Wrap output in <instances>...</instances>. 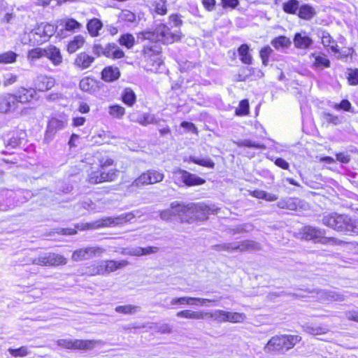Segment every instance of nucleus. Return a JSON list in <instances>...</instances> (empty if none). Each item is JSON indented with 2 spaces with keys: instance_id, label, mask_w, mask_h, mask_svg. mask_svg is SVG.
<instances>
[{
  "instance_id": "nucleus-1",
  "label": "nucleus",
  "mask_w": 358,
  "mask_h": 358,
  "mask_svg": "<svg viewBox=\"0 0 358 358\" xmlns=\"http://www.w3.org/2000/svg\"><path fill=\"white\" fill-rule=\"evenodd\" d=\"M324 225L347 235L358 234V219H352L345 214L331 213L324 215L322 218Z\"/></svg>"
},
{
  "instance_id": "nucleus-2",
  "label": "nucleus",
  "mask_w": 358,
  "mask_h": 358,
  "mask_svg": "<svg viewBox=\"0 0 358 358\" xmlns=\"http://www.w3.org/2000/svg\"><path fill=\"white\" fill-rule=\"evenodd\" d=\"M301 340V337L298 335H277L268 341L264 351L266 353L285 352L294 348Z\"/></svg>"
},
{
  "instance_id": "nucleus-3",
  "label": "nucleus",
  "mask_w": 358,
  "mask_h": 358,
  "mask_svg": "<svg viewBox=\"0 0 358 358\" xmlns=\"http://www.w3.org/2000/svg\"><path fill=\"white\" fill-rule=\"evenodd\" d=\"M142 35L145 40L161 41L167 44L173 43L180 39L179 31L172 32L170 28L165 24L159 25L153 32L146 31L142 33Z\"/></svg>"
},
{
  "instance_id": "nucleus-4",
  "label": "nucleus",
  "mask_w": 358,
  "mask_h": 358,
  "mask_svg": "<svg viewBox=\"0 0 358 358\" xmlns=\"http://www.w3.org/2000/svg\"><path fill=\"white\" fill-rule=\"evenodd\" d=\"M135 215L132 213H123L117 217H107L92 224H86L83 229H98L101 227H114L131 221Z\"/></svg>"
},
{
  "instance_id": "nucleus-5",
  "label": "nucleus",
  "mask_w": 358,
  "mask_h": 358,
  "mask_svg": "<svg viewBox=\"0 0 358 358\" xmlns=\"http://www.w3.org/2000/svg\"><path fill=\"white\" fill-rule=\"evenodd\" d=\"M164 178V174L162 171L148 169L142 173L132 182L131 186L140 188L143 186L155 185L162 182Z\"/></svg>"
},
{
  "instance_id": "nucleus-6",
  "label": "nucleus",
  "mask_w": 358,
  "mask_h": 358,
  "mask_svg": "<svg viewBox=\"0 0 358 358\" xmlns=\"http://www.w3.org/2000/svg\"><path fill=\"white\" fill-rule=\"evenodd\" d=\"M31 263L41 266L55 267L66 264L67 259L59 254L45 252L32 259Z\"/></svg>"
},
{
  "instance_id": "nucleus-7",
  "label": "nucleus",
  "mask_w": 358,
  "mask_h": 358,
  "mask_svg": "<svg viewBox=\"0 0 358 358\" xmlns=\"http://www.w3.org/2000/svg\"><path fill=\"white\" fill-rule=\"evenodd\" d=\"M99 341L94 340H80V339H59L57 344L66 349L72 350H90L94 348Z\"/></svg>"
},
{
  "instance_id": "nucleus-8",
  "label": "nucleus",
  "mask_w": 358,
  "mask_h": 358,
  "mask_svg": "<svg viewBox=\"0 0 358 358\" xmlns=\"http://www.w3.org/2000/svg\"><path fill=\"white\" fill-rule=\"evenodd\" d=\"M119 171L113 169H110L108 172L105 171L92 170L88 173V181L92 184H99L104 182L114 181L118 176Z\"/></svg>"
},
{
  "instance_id": "nucleus-9",
  "label": "nucleus",
  "mask_w": 358,
  "mask_h": 358,
  "mask_svg": "<svg viewBox=\"0 0 358 358\" xmlns=\"http://www.w3.org/2000/svg\"><path fill=\"white\" fill-rule=\"evenodd\" d=\"M171 208L176 209L177 215L180 217L182 222L192 223L194 222V214L195 213V203L185 205L178 201L171 203Z\"/></svg>"
},
{
  "instance_id": "nucleus-10",
  "label": "nucleus",
  "mask_w": 358,
  "mask_h": 358,
  "mask_svg": "<svg viewBox=\"0 0 358 358\" xmlns=\"http://www.w3.org/2000/svg\"><path fill=\"white\" fill-rule=\"evenodd\" d=\"M324 235V229H318L311 226H306L303 227L299 232V236L301 239L313 241L315 243H320L322 244Z\"/></svg>"
},
{
  "instance_id": "nucleus-11",
  "label": "nucleus",
  "mask_w": 358,
  "mask_h": 358,
  "mask_svg": "<svg viewBox=\"0 0 358 358\" xmlns=\"http://www.w3.org/2000/svg\"><path fill=\"white\" fill-rule=\"evenodd\" d=\"M104 252V249L100 247H87L80 248L73 252L71 259L74 262L87 260L96 255H100Z\"/></svg>"
},
{
  "instance_id": "nucleus-12",
  "label": "nucleus",
  "mask_w": 358,
  "mask_h": 358,
  "mask_svg": "<svg viewBox=\"0 0 358 358\" xmlns=\"http://www.w3.org/2000/svg\"><path fill=\"white\" fill-rule=\"evenodd\" d=\"M66 125L67 118L65 116L62 117L60 119L56 117L51 118L48 124L44 141L48 143L57 131L64 129Z\"/></svg>"
},
{
  "instance_id": "nucleus-13",
  "label": "nucleus",
  "mask_w": 358,
  "mask_h": 358,
  "mask_svg": "<svg viewBox=\"0 0 358 358\" xmlns=\"http://www.w3.org/2000/svg\"><path fill=\"white\" fill-rule=\"evenodd\" d=\"M129 120L133 122L138 123L142 126L148 124H157L159 120H157L154 114L143 113L138 110L132 112L128 116Z\"/></svg>"
},
{
  "instance_id": "nucleus-14",
  "label": "nucleus",
  "mask_w": 358,
  "mask_h": 358,
  "mask_svg": "<svg viewBox=\"0 0 358 358\" xmlns=\"http://www.w3.org/2000/svg\"><path fill=\"white\" fill-rule=\"evenodd\" d=\"M17 107V98L13 94L3 93L0 95V113H13Z\"/></svg>"
},
{
  "instance_id": "nucleus-15",
  "label": "nucleus",
  "mask_w": 358,
  "mask_h": 358,
  "mask_svg": "<svg viewBox=\"0 0 358 358\" xmlns=\"http://www.w3.org/2000/svg\"><path fill=\"white\" fill-rule=\"evenodd\" d=\"M95 58L85 52H82L76 56L73 62L75 67L79 70H85L90 67Z\"/></svg>"
},
{
  "instance_id": "nucleus-16",
  "label": "nucleus",
  "mask_w": 358,
  "mask_h": 358,
  "mask_svg": "<svg viewBox=\"0 0 358 358\" xmlns=\"http://www.w3.org/2000/svg\"><path fill=\"white\" fill-rule=\"evenodd\" d=\"M28 37L29 42L32 45L36 44H42L48 41L45 31L42 24L39 25L34 31L29 33Z\"/></svg>"
},
{
  "instance_id": "nucleus-17",
  "label": "nucleus",
  "mask_w": 358,
  "mask_h": 358,
  "mask_svg": "<svg viewBox=\"0 0 358 358\" xmlns=\"http://www.w3.org/2000/svg\"><path fill=\"white\" fill-rule=\"evenodd\" d=\"M317 296L320 301H343L344 296L336 291L321 289L317 292Z\"/></svg>"
},
{
  "instance_id": "nucleus-18",
  "label": "nucleus",
  "mask_w": 358,
  "mask_h": 358,
  "mask_svg": "<svg viewBox=\"0 0 358 358\" xmlns=\"http://www.w3.org/2000/svg\"><path fill=\"white\" fill-rule=\"evenodd\" d=\"M17 98V103H25L31 101L36 95V92L33 88H21L15 94H13Z\"/></svg>"
},
{
  "instance_id": "nucleus-19",
  "label": "nucleus",
  "mask_w": 358,
  "mask_h": 358,
  "mask_svg": "<svg viewBox=\"0 0 358 358\" xmlns=\"http://www.w3.org/2000/svg\"><path fill=\"white\" fill-rule=\"evenodd\" d=\"M45 57L48 58L55 66L60 65L63 61L59 49L55 46L45 48Z\"/></svg>"
},
{
  "instance_id": "nucleus-20",
  "label": "nucleus",
  "mask_w": 358,
  "mask_h": 358,
  "mask_svg": "<svg viewBox=\"0 0 358 358\" xmlns=\"http://www.w3.org/2000/svg\"><path fill=\"white\" fill-rule=\"evenodd\" d=\"M182 180L183 184L187 186H195L205 183V180L197 176L195 174L191 173L188 171H181Z\"/></svg>"
},
{
  "instance_id": "nucleus-21",
  "label": "nucleus",
  "mask_w": 358,
  "mask_h": 358,
  "mask_svg": "<svg viewBox=\"0 0 358 358\" xmlns=\"http://www.w3.org/2000/svg\"><path fill=\"white\" fill-rule=\"evenodd\" d=\"M55 85V80L52 77L40 76L38 77L36 87L41 92L47 91L53 87Z\"/></svg>"
},
{
  "instance_id": "nucleus-22",
  "label": "nucleus",
  "mask_w": 358,
  "mask_h": 358,
  "mask_svg": "<svg viewBox=\"0 0 358 358\" xmlns=\"http://www.w3.org/2000/svg\"><path fill=\"white\" fill-rule=\"evenodd\" d=\"M313 43V40L305 34L296 33L294 38V46L299 49H307Z\"/></svg>"
},
{
  "instance_id": "nucleus-23",
  "label": "nucleus",
  "mask_w": 358,
  "mask_h": 358,
  "mask_svg": "<svg viewBox=\"0 0 358 358\" xmlns=\"http://www.w3.org/2000/svg\"><path fill=\"white\" fill-rule=\"evenodd\" d=\"M120 72L117 67L107 66L101 72V78L106 82H113L119 78Z\"/></svg>"
},
{
  "instance_id": "nucleus-24",
  "label": "nucleus",
  "mask_w": 358,
  "mask_h": 358,
  "mask_svg": "<svg viewBox=\"0 0 358 358\" xmlns=\"http://www.w3.org/2000/svg\"><path fill=\"white\" fill-rule=\"evenodd\" d=\"M176 317L179 318L191 320H203L206 317V314L203 311H194L192 310H182L176 313Z\"/></svg>"
},
{
  "instance_id": "nucleus-25",
  "label": "nucleus",
  "mask_w": 358,
  "mask_h": 358,
  "mask_svg": "<svg viewBox=\"0 0 358 358\" xmlns=\"http://www.w3.org/2000/svg\"><path fill=\"white\" fill-rule=\"evenodd\" d=\"M316 14L315 8L309 4L301 5L298 12V16L305 20H310Z\"/></svg>"
},
{
  "instance_id": "nucleus-26",
  "label": "nucleus",
  "mask_w": 358,
  "mask_h": 358,
  "mask_svg": "<svg viewBox=\"0 0 358 358\" xmlns=\"http://www.w3.org/2000/svg\"><path fill=\"white\" fill-rule=\"evenodd\" d=\"M195 208L194 217H192L194 221H201L207 219L210 210L208 206L203 203H195Z\"/></svg>"
},
{
  "instance_id": "nucleus-27",
  "label": "nucleus",
  "mask_w": 358,
  "mask_h": 358,
  "mask_svg": "<svg viewBox=\"0 0 358 358\" xmlns=\"http://www.w3.org/2000/svg\"><path fill=\"white\" fill-rule=\"evenodd\" d=\"M261 245L259 243L254 241H243L236 243V250L243 251H257L261 250Z\"/></svg>"
},
{
  "instance_id": "nucleus-28",
  "label": "nucleus",
  "mask_w": 358,
  "mask_h": 358,
  "mask_svg": "<svg viewBox=\"0 0 358 358\" xmlns=\"http://www.w3.org/2000/svg\"><path fill=\"white\" fill-rule=\"evenodd\" d=\"M102 171L113 164V159L106 152H97L95 155Z\"/></svg>"
},
{
  "instance_id": "nucleus-29",
  "label": "nucleus",
  "mask_w": 358,
  "mask_h": 358,
  "mask_svg": "<svg viewBox=\"0 0 358 358\" xmlns=\"http://www.w3.org/2000/svg\"><path fill=\"white\" fill-rule=\"evenodd\" d=\"M79 86L81 90L92 93L96 90L97 84L94 79L85 77L80 81Z\"/></svg>"
},
{
  "instance_id": "nucleus-30",
  "label": "nucleus",
  "mask_w": 358,
  "mask_h": 358,
  "mask_svg": "<svg viewBox=\"0 0 358 358\" xmlns=\"http://www.w3.org/2000/svg\"><path fill=\"white\" fill-rule=\"evenodd\" d=\"M105 268L107 271V274L113 272L118 268H123L129 264V262L126 260L114 261L108 260L105 261Z\"/></svg>"
},
{
  "instance_id": "nucleus-31",
  "label": "nucleus",
  "mask_w": 358,
  "mask_h": 358,
  "mask_svg": "<svg viewBox=\"0 0 358 358\" xmlns=\"http://www.w3.org/2000/svg\"><path fill=\"white\" fill-rule=\"evenodd\" d=\"M103 24L100 20L93 18L90 20L87 24V30L90 34L94 37L99 35V30L102 28Z\"/></svg>"
},
{
  "instance_id": "nucleus-32",
  "label": "nucleus",
  "mask_w": 358,
  "mask_h": 358,
  "mask_svg": "<svg viewBox=\"0 0 358 358\" xmlns=\"http://www.w3.org/2000/svg\"><path fill=\"white\" fill-rule=\"evenodd\" d=\"M85 43V39L81 35L76 36L67 45V51L72 54L83 47Z\"/></svg>"
},
{
  "instance_id": "nucleus-33",
  "label": "nucleus",
  "mask_w": 358,
  "mask_h": 358,
  "mask_svg": "<svg viewBox=\"0 0 358 358\" xmlns=\"http://www.w3.org/2000/svg\"><path fill=\"white\" fill-rule=\"evenodd\" d=\"M241 61L246 64H250L252 61V55L249 53V46L247 44L241 45L238 50Z\"/></svg>"
},
{
  "instance_id": "nucleus-34",
  "label": "nucleus",
  "mask_w": 358,
  "mask_h": 358,
  "mask_svg": "<svg viewBox=\"0 0 358 358\" xmlns=\"http://www.w3.org/2000/svg\"><path fill=\"white\" fill-rule=\"evenodd\" d=\"M246 319V315L243 313L227 311L226 322L241 323Z\"/></svg>"
},
{
  "instance_id": "nucleus-35",
  "label": "nucleus",
  "mask_w": 358,
  "mask_h": 358,
  "mask_svg": "<svg viewBox=\"0 0 358 358\" xmlns=\"http://www.w3.org/2000/svg\"><path fill=\"white\" fill-rule=\"evenodd\" d=\"M115 310L117 313H122L124 315H133L136 312L141 310V307L134 305H124V306H118L115 308Z\"/></svg>"
},
{
  "instance_id": "nucleus-36",
  "label": "nucleus",
  "mask_w": 358,
  "mask_h": 358,
  "mask_svg": "<svg viewBox=\"0 0 358 358\" xmlns=\"http://www.w3.org/2000/svg\"><path fill=\"white\" fill-rule=\"evenodd\" d=\"M303 329L306 332L312 335H321L329 331V329L326 326L306 325L303 327Z\"/></svg>"
},
{
  "instance_id": "nucleus-37",
  "label": "nucleus",
  "mask_w": 358,
  "mask_h": 358,
  "mask_svg": "<svg viewBox=\"0 0 358 358\" xmlns=\"http://www.w3.org/2000/svg\"><path fill=\"white\" fill-rule=\"evenodd\" d=\"M299 7V2L297 0H289L282 4L283 10L289 14H296Z\"/></svg>"
},
{
  "instance_id": "nucleus-38",
  "label": "nucleus",
  "mask_w": 358,
  "mask_h": 358,
  "mask_svg": "<svg viewBox=\"0 0 358 358\" xmlns=\"http://www.w3.org/2000/svg\"><path fill=\"white\" fill-rule=\"evenodd\" d=\"M206 317L213 319L215 321L223 323L226 322L227 311L223 310H216L213 312H205Z\"/></svg>"
},
{
  "instance_id": "nucleus-39",
  "label": "nucleus",
  "mask_w": 358,
  "mask_h": 358,
  "mask_svg": "<svg viewBox=\"0 0 358 358\" xmlns=\"http://www.w3.org/2000/svg\"><path fill=\"white\" fill-rule=\"evenodd\" d=\"M292 42L290 39L286 36H280L275 38L271 41V45L275 48H288L290 46Z\"/></svg>"
},
{
  "instance_id": "nucleus-40",
  "label": "nucleus",
  "mask_w": 358,
  "mask_h": 358,
  "mask_svg": "<svg viewBox=\"0 0 358 358\" xmlns=\"http://www.w3.org/2000/svg\"><path fill=\"white\" fill-rule=\"evenodd\" d=\"M59 22L61 25H64L66 31H72L81 27V24L73 18L62 20Z\"/></svg>"
},
{
  "instance_id": "nucleus-41",
  "label": "nucleus",
  "mask_w": 358,
  "mask_h": 358,
  "mask_svg": "<svg viewBox=\"0 0 358 358\" xmlns=\"http://www.w3.org/2000/svg\"><path fill=\"white\" fill-rule=\"evenodd\" d=\"M189 161L192 162L193 163H194L196 164H198V165H200V166H202L204 167H207V168H210V169H213L215 167L214 162L208 157L199 159V158H196V157L191 156V157H189Z\"/></svg>"
},
{
  "instance_id": "nucleus-42",
  "label": "nucleus",
  "mask_w": 358,
  "mask_h": 358,
  "mask_svg": "<svg viewBox=\"0 0 358 358\" xmlns=\"http://www.w3.org/2000/svg\"><path fill=\"white\" fill-rule=\"evenodd\" d=\"M311 56L315 58L313 66L316 68L329 67L330 61L324 55H316L312 54Z\"/></svg>"
},
{
  "instance_id": "nucleus-43",
  "label": "nucleus",
  "mask_w": 358,
  "mask_h": 358,
  "mask_svg": "<svg viewBox=\"0 0 358 358\" xmlns=\"http://www.w3.org/2000/svg\"><path fill=\"white\" fill-rule=\"evenodd\" d=\"M122 101L129 106H131L136 102V95L134 91L129 88L124 90Z\"/></svg>"
},
{
  "instance_id": "nucleus-44",
  "label": "nucleus",
  "mask_w": 358,
  "mask_h": 358,
  "mask_svg": "<svg viewBox=\"0 0 358 358\" xmlns=\"http://www.w3.org/2000/svg\"><path fill=\"white\" fill-rule=\"evenodd\" d=\"M238 147H248L257 149H266V146L263 144L255 143L250 139H245L243 141L234 142Z\"/></svg>"
},
{
  "instance_id": "nucleus-45",
  "label": "nucleus",
  "mask_w": 358,
  "mask_h": 358,
  "mask_svg": "<svg viewBox=\"0 0 358 358\" xmlns=\"http://www.w3.org/2000/svg\"><path fill=\"white\" fill-rule=\"evenodd\" d=\"M17 54L13 51H8L0 54V64H12L16 61Z\"/></svg>"
},
{
  "instance_id": "nucleus-46",
  "label": "nucleus",
  "mask_w": 358,
  "mask_h": 358,
  "mask_svg": "<svg viewBox=\"0 0 358 358\" xmlns=\"http://www.w3.org/2000/svg\"><path fill=\"white\" fill-rule=\"evenodd\" d=\"M108 113L115 118L121 119L125 113V109L119 105H113L108 108Z\"/></svg>"
},
{
  "instance_id": "nucleus-47",
  "label": "nucleus",
  "mask_w": 358,
  "mask_h": 358,
  "mask_svg": "<svg viewBox=\"0 0 358 358\" xmlns=\"http://www.w3.org/2000/svg\"><path fill=\"white\" fill-rule=\"evenodd\" d=\"M118 41L121 45H124L129 49L134 46L135 39L133 35L130 34H126L122 35Z\"/></svg>"
},
{
  "instance_id": "nucleus-48",
  "label": "nucleus",
  "mask_w": 358,
  "mask_h": 358,
  "mask_svg": "<svg viewBox=\"0 0 358 358\" xmlns=\"http://www.w3.org/2000/svg\"><path fill=\"white\" fill-rule=\"evenodd\" d=\"M212 248L216 251H227L231 252L236 250V243L217 244L213 245Z\"/></svg>"
},
{
  "instance_id": "nucleus-49",
  "label": "nucleus",
  "mask_w": 358,
  "mask_h": 358,
  "mask_svg": "<svg viewBox=\"0 0 358 358\" xmlns=\"http://www.w3.org/2000/svg\"><path fill=\"white\" fill-rule=\"evenodd\" d=\"M165 0H157L153 6L155 12L159 15H164L167 13L166 3Z\"/></svg>"
},
{
  "instance_id": "nucleus-50",
  "label": "nucleus",
  "mask_w": 358,
  "mask_h": 358,
  "mask_svg": "<svg viewBox=\"0 0 358 358\" xmlns=\"http://www.w3.org/2000/svg\"><path fill=\"white\" fill-rule=\"evenodd\" d=\"M118 18L121 21L134 22L136 21V15L129 10H122L118 15Z\"/></svg>"
},
{
  "instance_id": "nucleus-51",
  "label": "nucleus",
  "mask_w": 358,
  "mask_h": 358,
  "mask_svg": "<svg viewBox=\"0 0 358 358\" xmlns=\"http://www.w3.org/2000/svg\"><path fill=\"white\" fill-rule=\"evenodd\" d=\"M272 52L273 50L269 46H266L260 50V57L262 60V64L264 66L268 65V59Z\"/></svg>"
},
{
  "instance_id": "nucleus-52",
  "label": "nucleus",
  "mask_w": 358,
  "mask_h": 358,
  "mask_svg": "<svg viewBox=\"0 0 358 358\" xmlns=\"http://www.w3.org/2000/svg\"><path fill=\"white\" fill-rule=\"evenodd\" d=\"M45 48H36L29 51L28 57L31 59H40L42 57H45Z\"/></svg>"
},
{
  "instance_id": "nucleus-53",
  "label": "nucleus",
  "mask_w": 358,
  "mask_h": 358,
  "mask_svg": "<svg viewBox=\"0 0 358 358\" xmlns=\"http://www.w3.org/2000/svg\"><path fill=\"white\" fill-rule=\"evenodd\" d=\"M249 112V103L246 99L242 100L238 108L236 110V114L237 115H245Z\"/></svg>"
},
{
  "instance_id": "nucleus-54",
  "label": "nucleus",
  "mask_w": 358,
  "mask_h": 358,
  "mask_svg": "<svg viewBox=\"0 0 358 358\" xmlns=\"http://www.w3.org/2000/svg\"><path fill=\"white\" fill-rule=\"evenodd\" d=\"M8 352L13 357H25L29 354L27 348L25 346H22L17 349L9 348Z\"/></svg>"
},
{
  "instance_id": "nucleus-55",
  "label": "nucleus",
  "mask_w": 358,
  "mask_h": 358,
  "mask_svg": "<svg viewBox=\"0 0 358 358\" xmlns=\"http://www.w3.org/2000/svg\"><path fill=\"white\" fill-rule=\"evenodd\" d=\"M348 243L346 241H344L343 240H340L338 238H334V237H324L322 241V244H329L332 245H345Z\"/></svg>"
},
{
  "instance_id": "nucleus-56",
  "label": "nucleus",
  "mask_w": 358,
  "mask_h": 358,
  "mask_svg": "<svg viewBox=\"0 0 358 358\" xmlns=\"http://www.w3.org/2000/svg\"><path fill=\"white\" fill-rule=\"evenodd\" d=\"M348 80L351 85H358V69L349 70Z\"/></svg>"
},
{
  "instance_id": "nucleus-57",
  "label": "nucleus",
  "mask_w": 358,
  "mask_h": 358,
  "mask_svg": "<svg viewBox=\"0 0 358 358\" xmlns=\"http://www.w3.org/2000/svg\"><path fill=\"white\" fill-rule=\"evenodd\" d=\"M191 299L189 296H181V297H175L173 298L170 301L171 306H176L179 305H188L189 301Z\"/></svg>"
},
{
  "instance_id": "nucleus-58",
  "label": "nucleus",
  "mask_w": 358,
  "mask_h": 358,
  "mask_svg": "<svg viewBox=\"0 0 358 358\" xmlns=\"http://www.w3.org/2000/svg\"><path fill=\"white\" fill-rule=\"evenodd\" d=\"M173 215H177L176 209H166L159 211V217L163 220L168 221L171 220Z\"/></svg>"
},
{
  "instance_id": "nucleus-59",
  "label": "nucleus",
  "mask_w": 358,
  "mask_h": 358,
  "mask_svg": "<svg viewBox=\"0 0 358 358\" xmlns=\"http://www.w3.org/2000/svg\"><path fill=\"white\" fill-rule=\"evenodd\" d=\"M122 254L131 255V256H143V248L142 247H136L133 248L125 249Z\"/></svg>"
},
{
  "instance_id": "nucleus-60",
  "label": "nucleus",
  "mask_w": 358,
  "mask_h": 358,
  "mask_svg": "<svg viewBox=\"0 0 358 358\" xmlns=\"http://www.w3.org/2000/svg\"><path fill=\"white\" fill-rule=\"evenodd\" d=\"M41 24L45 31L46 38H48V41L49 38L51 36H52L55 34V33L56 32L57 27H55V25H53L52 24H49V23H45V24L42 23Z\"/></svg>"
},
{
  "instance_id": "nucleus-61",
  "label": "nucleus",
  "mask_w": 358,
  "mask_h": 358,
  "mask_svg": "<svg viewBox=\"0 0 358 358\" xmlns=\"http://www.w3.org/2000/svg\"><path fill=\"white\" fill-rule=\"evenodd\" d=\"M181 171H185V170H182L179 168H176L173 171V179L174 182L178 186H181L183 184V181L182 180V173H179Z\"/></svg>"
},
{
  "instance_id": "nucleus-62",
  "label": "nucleus",
  "mask_w": 358,
  "mask_h": 358,
  "mask_svg": "<svg viewBox=\"0 0 358 358\" xmlns=\"http://www.w3.org/2000/svg\"><path fill=\"white\" fill-rule=\"evenodd\" d=\"M322 43L327 47L331 46V44H335L334 41L327 31H323L321 36Z\"/></svg>"
},
{
  "instance_id": "nucleus-63",
  "label": "nucleus",
  "mask_w": 358,
  "mask_h": 358,
  "mask_svg": "<svg viewBox=\"0 0 358 358\" xmlns=\"http://www.w3.org/2000/svg\"><path fill=\"white\" fill-rule=\"evenodd\" d=\"M322 116L323 118L329 123H332L336 125L341 122L338 116L334 115L329 113H323Z\"/></svg>"
},
{
  "instance_id": "nucleus-64",
  "label": "nucleus",
  "mask_w": 358,
  "mask_h": 358,
  "mask_svg": "<svg viewBox=\"0 0 358 358\" xmlns=\"http://www.w3.org/2000/svg\"><path fill=\"white\" fill-rule=\"evenodd\" d=\"M334 108L336 110H344L345 111H350L351 108V103L347 99L343 100L339 104H335Z\"/></svg>"
}]
</instances>
